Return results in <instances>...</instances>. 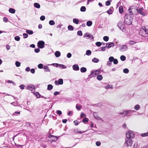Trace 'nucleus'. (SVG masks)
Instances as JSON below:
<instances>
[{
    "mask_svg": "<svg viewBox=\"0 0 148 148\" xmlns=\"http://www.w3.org/2000/svg\"><path fill=\"white\" fill-rule=\"evenodd\" d=\"M77 34L79 36H82V31H79L77 32Z\"/></svg>",
    "mask_w": 148,
    "mask_h": 148,
    "instance_id": "obj_50",
    "label": "nucleus"
},
{
    "mask_svg": "<svg viewBox=\"0 0 148 148\" xmlns=\"http://www.w3.org/2000/svg\"><path fill=\"white\" fill-rule=\"evenodd\" d=\"M101 144V143L99 141H98L96 142V145L97 146H99Z\"/></svg>",
    "mask_w": 148,
    "mask_h": 148,
    "instance_id": "obj_58",
    "label": "nucleus"
},
{
    "mask_svg": "<svg viewBox=\"0 0 148 148\" xmlns=\"http://www.w3.org/2000/svg\"><path fill=\"white\" fill-rule=\"evenodd\" d=\"M60 53L59 51H57L55 53V55L56 57H58L60 56Z\"/></svg>",
    "mask_w": 148,
    "mask_h": 148,
    "instance_id": "obj_18",
    "label": "nucleus"
},
{
    "mask_svg": "<svg viewBox=\"0 0 148 148\" xmlns=\"http://www.w3.org/2000/svg\"><path fill=\"white\" fill-rule=\"evenodd\" d=\"M113 62L114 64H116L118 63V61L116 59H114Z\"/></svg>",
    "mask_w": 148,
    "mask_h": 148,
    "instance_id": "obj_56",
    "label": "nucleus"
},
{
    "mask_svg": "<svg viewBox=\"0 0 148 148\" xmlns=\"http://www.w3.org/2000/svg\"><path fill=\"white\" fill-rule=\"evenodd\" d=\"M63 80L62 79H60L58 80H55V84L56 85H62L63 84Z\"/></svg>",
    "mask_w": 148,
    "mask_h": 148,
    "instance_id": "obj_12",
    "label": "nucleus"
},
{
    "mask_svg": "<svg viewBox=\"0 0 148 148\" xmlns=\"http://www.w3.org/2000/svg\"><path fill=\"white\" fill-rule=\"evenodd\" d=\"M123 25L122 22L120 21L117 24V26L119 27Z\"/></svg>",
    "mask_w": 148,
    "mask_h": 148,
    "instance_id": "obj_43",
    "label": "nucleus"
},
{
    "mask_svg": "<svg viewBox=\"0 0 148 148\" xmlns=\"http://www.w3.org/2000/svg\"><path fill=\"white\" fill-rule=\"evenodd\" d=\"M106 47H100V49H101V51H104L106 50Z\"/></svg>",
    "mask_w": 148,
    "mask_h": 148,
    "instance_id": "obj_59",
    "label": "nucleus"
},
{
    "mask_svg": "<svg viewBox=\"0 0 148 148\" xmlns=\"http://www.w3.org/2000/svg\"><path fill=\"white\" fill-rule=\"evenodd\" d=\"M56 113L59 116L61 115L62 114V112L60 110H57L56 111Z\"/></svg>",
    "mask_w": 148,
    "mask_h": 148,
    "instance_id": "obj_53",
    "label": "nucleus"
},
{
    "mask_svg": "<svg viewBox=\"0 0 148 148\" xmlns=\"http://www.w3.org/2000/svg\"><path fill=\"white\" fill-rule=\"evenodd\" d=\"M92 21H87L86 22V25L88 26H90L92 25Z\"/></svg>",
    "mask_w": 148,
    "mask_h": 148,
    "instance_id": "obj_26",
    "label": "nucleus"
},
{
    "mask_svg": "<svg viewBox=\"0 0 148 148\" xmlns=\"http://www.w3.org/2000/svg\"><path fill=\"white\" fill-rule=\"evenodd\" d=\"M19 87L21 89L23 90L24 88L25 85L23 84H21L19 86Z\"/></svg>",
    "mask_w": 148,
    "mask_h": 148,
    "instance_id": "obj_62",
    "label": "nucleus"
},
{
    "mask_svg": "<svg viewBox=\"0 0 148 148\" xmlns=\"http://www.w3.org/2000/svg\"><path fill=\"white\" fill-rule=\"evenodd\" d=\"M74 131L76 133H79L81 134L84 132V131H79L78 130V129H74Z\"/></svg>",
    "mask_w": 148,
    "mask_h": 148,
    "instance_id": "obj_27",
    "label": "nucleus"
},
{
    "mask_svg": "<svg viewBox=\"0 0 148 148\" xmlns=\"http://www.w3.org/2000/svg\"><path fill=\"white\" fill-rule=\"evenodd\" d=\"M123 71L124 73H129V70L128 69L125 68L123 70Z\"/></svg>",
    "mask_w": 148,
    "mask_h": 148,
    "instance_id": "obj_41",
    "label": "nucleus"
},
{
    "mask_svg": "<svg viewBox=\"0 0 148 148\" xmlns=\"http://www.w3.org/2000/svg\"><path fill=\"white\" fill-rule=\"evenodd\" d=\"M133 18L129 14H126L125 16V23L128 25L132 24L133 21Z\"/></svg>",
    "mask_w": 148,
    "mask_h": 148,
    "instance_id": "obj_3",
    "label": "nucleus"
},
{
    "mask_svg": "<svg viewBox=\"0 0 148 148\" xmlns=\"http://www.w3.org/2000/svg\"><path fill=\"white\" fill-rule=\"evenodd\" d=\"M120 50L121 52H124L128 49L127 47L125 45H122L120 47Z\"/></svg>",
    "mask_w": 148,
    "mask_h": 148,
    "instance_id": "obj_11",
    "label": "nucleus"
},
{
    "mask_svg": "<svg viewBox=\"0 0 148 148\" xmlns=\"http://www.w3.org/2000/svg\"><path fill=\"white\" fill-rule=\"evenodd\" d=\"M126 136L127 138H133L134 137V132L131 131H129L127 132L126 134Z\"/></svg>",
    "mask_w": 148,
    "mask_h": 148,
    "instance_id": "obj_5",
    "label": "nucleus"
},
{
    "mask_svg": "<svg viewBox=\"0 0 148 148\" xmlns=\"http://www.w3.org/2000/svg\"><path fill=\"white\" fill-rule=\"evenodd\" d=\"M114 46V44L113 42H109L108 43H107L106 45V47L108 48H109L112 47H113Z\"/></svg>",
    "mask_w": 148,
    "mask_h": 148,
    "instance_id": "obj_13",
    "label": "nucleus"
},
{
    "mask_svg": "<svg viewBox=\"0 0 148 148\" xmlns=\"http://www.w3.org/2000/svg\"><path fill=\"white\" fill-rule=\"evenodd\" d=\"M71 54L70 53H68L67 55V57L68 58H70L71 57Z\"/></svg>",
    "mask_w": 148,
    "mask_h": 148,
    "instance_id": "obj_64",
    "label": "nucleus"
},
{
    "mask_svg": "<svg viewBox=\"0 0 148 148\" xmlns=\"http://www.w3.org/2000/svg\"><path fill=\"white\" fill-rule=\"evenodd\" d=\"M68 28L69 30L70 31H72L74 29L73 27L71 25H69L68 27Z\"/></svg>",
    "mask_w": 148,
    "mask_h": 148,
    "instance_id": "obj_36",
    "label": "nucleus"
},
{
    "mask_svg": "<svg viewBox=\"0 0 148 148\" xmlns=\"http://www.w3.org/2000/svg\"><path fill=\"white\" fill-rule=\"evenodd\" d=\"M44 69L45 70L46 72H49L50 70L49 69V67L47 66H44Z\"/></svg>",
    "mask_w": 148,
    "mask_h": 148,
    "instance_id": "obj_31",
    "label": "nucleus"
},
{
    "mask_svg": "<svg viewBox=\"0 0 148 148\" xmlns=\"http://www.w3.org/2000/svg\"><path fill=\"white\" fill-rule=\"evenodd\" d=\"M119 13L121 14L123 12V10L122 6H120L119 8Z\"/></svg>",
    "mask_w": 148,
    "mask_h": 148,
    "instance_id": "obj_25",
    "label": "nucleus"
},
{
    "mask_svg": "<svg viewBox=\"0 0 148 148\" xmlns=\"http://www.w3.org/2000/svg\"><path fill=\"white\" fill-rule=\"evenodd\" d=\"M105 88L106 89H112L113 88V87L112 85L108 84L105 86Z\"/></svg>",
    "mask_w": 148,
    "mask_h": 148,
    "instance_id": "obj_19",
    "label": "nucleus"
},
{
    "mask_svg": "<svg viewBox=\"0 0 148 148\" xmlns=\"http://www.w3.org/2000/svg\"><path fill=\"white\" fill-rule=\"evenodd\" d=\"M121 60L122 61H124L126 60V58L125 56L123 55L121 56L120 57Z\"/></svg>",
    "mask_w": 148,
    "mask_h": 148,
    "instance_id": "obj_33",
    "label": "nucleus"
},
{
    "mask_svg": "<svg viewBox=\"0 0 148 148\" xmlns=\"http://www.w3.org/2000/svg\"><path fill=\"white\" fill-rule=\"evenodd\" d=\"M99 73V70H96L94 71H92L91 72V74L89 75V77L90 78L95 77L97 74Z\"/></svg>",
    "mask_w": 148,
    "mask_h": 148,
    "instance_id": "obj_6",
    "label": "nucleus"
},
{
    "mask_svg": "<svg viewBox=\"0 0 148 148\" xmlns=\"http://www.w3.org/2000/svg\"><path fill=\"white\" fill-rule=\"evenodd\" d=\"M139 34L143 37H147L148 36V27L143 26L140 29Z\"/></svg>",
    "mask_w": 148,
    "mask_h": 148,
    "instance_id": "obj_2",
    "label": "nucleus"
},
{
    "mask_svg": "<svg viewBox=\"0 0 148 148\" xmlns=\"http://www.w3.org/2000/svg\"><path fill=\"white\" fill-rule=\"evenodd\" d=\"M9 12L12 14H14L15 13V10L14 9L10 8L9 9Z\"/></svg>",
    "mask_w": 148,
    "mask_h": 148,
    "instance_id": "obj_20",
    "label": "nucleus"
},
{
    "mask_svg": "<svg viewBox=\"0 0 148 148\" xmlns=\"http://www.w3.org/2000/svg\"><path fill=\"white\" fill-rule=\"evenodd\" d=\"M49 23L51 25H54L55 24V22L53 20H50L49 21Z\"/></svg>",
    "mask_w": 148,
    "mask_h": 148,
    "instance_id": "obj_38",
    "label": "nucleus"
},
{
    "mask_svg": "<svg viewBox=\"0 0 148 148\" xmlns=\"http://www.w3.org/2000/svg\"><path fill=\"white\" fill-rule=\"evenodd\" d=\"M86 8L84 6H82L80 8V10L81 12H84L86 11Z\"/></svg>",
    "mask_w": 148,
    "mask_h": 148,
    "instance_id": "obj_32",
    "label": "nucleus"
},
{
    "mask_svg": "<svg viewBox=\"0 0 148 148\" xmlns=\"http://www.w3.org/2000/svg\"><path fill=\"white\" fill-rule=\"evenodd\" d=\"M45 43L43 41H39L37 43V46L39 48L42 49L45 47Z\"/></svg>",
    "mask_w": 148,
    "mask_h": 148,
    "instance_id": "obj_10",
    "label": "nucleus"
},
{
    "mask_svg": "<svg viewBox=\"0 0 148 148\" xmlns=\"http://www.w3.org/2000/svg\"><path fill=\"white\" fill-rule=\"evenodd\" d=\"M91 54V52L89 50H87L86 51V54L88 56H90Z\"/></svg>",
    "mask_w": 148,
    "mask_h": 148,
    "instance_id": "obj_35",
    "label": "nucleus"
},
{
    "mask_svg": "<svg viewBox=\"0 0 148 148\" xmlns=\"http://www.w3.org/2000/svg\"><path fill=\"white\" fill-rule=\"evenodd\" d=\"M114 58L112 56H110L109 58V61L111 62H112L114 60Z\"/></svg>",
    "mask_w": 148,
    "mask_h": 148,
    "instance_id": "obj_42",
    "label": "nucleus"
},
{
    "mask_svg": "<svg viewBox=\"0 0 148 148\" xmlns=\"http://www.w3.org/2000/svg\"><path fill=\"white\" fill-rule=\"evenodd\" d=\"M26 89L28 90H30L31 91H34L35 90L34 85L31 84H29L26 88Z\"/></svg>",
    "mask_w": 148,
    "mask_h": 148,
    "instance_id": "obj_8",
    "label": "nucleus"
},
{
    "mask_svg": "<svg viewBox=\"0 0 148 148\" xmlns=\"http://www.w3.org/2000/svg\"><path fill=\"white\" fill-rule=\"evenodd\" d=\"M87 71V69L85 67H82L80 69V71L82 73L85 72Z\"/></svg>",
    "mask_w": 148,
    "mask_h": 148,
    "instance_id": "obj_22",
    "label": "nucleus"
},
{
    "mask_svg": "<svg viewBox=\"0 0 148 148\" xmlns=\"http://www.w3.org/2000/svg\"><path fill=\"white\" fill-rule=\"evenodd\" d=\"M140 106L138 104H137L134 106V108L135 110H138L140 109Z\"/></svg>",
    "mask_w": 148,
    "mask_h": 148,
    "instance_id": "obj_28",
    "label": "nucleus"
},
{
    "mask_svg": "<svg viewBox=\"0 0 148 148\" xmlns=\"http://www.w3.org/2000/svg\"><path fill=\"white\" fill-rule=\"evenodd\" d=\"M136 112V111L134 110H125L124 111V115L127 116H130L132 115V113Z\"/></svg>",
    "mask_w": 148,
    "mask_h": 148,
    "instance_id": "obj_4",
    "label": "nucleus"
},
{
    "mask_svg": "<svg viewBox=\"0 0 148 148\" xmlns=\"http://www.w3.org/2000/svg\"><path fill=\"white\" fill-rule=\"evenodd\" d=\"M20 114V111H16L14 113H13V115L14 116H19Z\"/></svg>",
    "mask_w": 148,
    "mask_h": 148,
    "instance_id": "obj_37",
    "label": "nucleus"
},
{
    "mask_svg": "<svg viewBox=\"0 0 148 148\" xmlns=\"http://www.w3.org/2000/svg\"><path fill=\"white\" fill-rule=\"evenodd\" d=\"M112 7L110 8L108 10L106 11V12L109 14H112L113 12Z\"/></svg>",
    "mask_w": 148,
    "mask_h": 148,
    "instance_id": "obj_17",
    "label": "nucleus"
},
{
    "mask_svg": "<svg viewBox=\"0 0 148 148\" xmlns=\"http://www.w3.org/2000/svg\"><path fill=\"white\" fill-rule=\"evenodd\" d=\"M15 64L16 66L17 67H19L21 65V63L18 61L16 62Z\"/></svg>",
    "mask_w": 148,
    "mask_h": 148,
    "instance_id": "obj_39",
    "label": "nucleus"
},
{
    "mask_svg": "<svg viewBox=\"0 0 148 148\" xmlns=\"http://www.w3.org/2000/svg\"><path fill=\"white\" fill-rule=\"evenodd\" d=\"M34 6L35 7L37 8H39L40 7V5L38 3H34Z\"/></svg>",
    "mask_w": 148,
    "mask_h": 148,
    "instance_id": "obj_23",
    "label": "nucleus"
},
{
    "mask_svg": "<svg viewBox=\"0 0 148 148\" xmlns=\"http://www.w3.org/2000/svg\"><path fill=\"white\" fill-rule=\"evenodd\" d=\"M48 138L54 140V141H56L57 140V138L53 135H49Z\"/></svg>",
    "mask_w": 148,
    "mask_h": 148,
    "instance_id": "obj_15",
    "label": "nucleus"
},
{
    "mask_svg": "<svg viewBox=\"0 0 148 148\" xmlns=\"http://www.w3.org/2000/svg\"><path fill=\"white\" fill-rule=\"evenodd\" d=\"M59 66L60 67H62V69H66V67L63 64H59Z\"/></svg>",
    "mask_w": 148,
    "mask_h": 148,
    "instance_id": "obj_51",
    "label": "nucleus"
},
{
    "mask_svg": "<svg viewBox=\"0 0 148 148\" xmlns=\"http://www.w3.org/2000/svg\"><path fill=\"white\" fill-rule=\"evenodd\" d=\"M138 6L137 5V8H134L133 7H131L129 9V12L131 14H136L137 12V9H138Z\"/></svg>",
    "mask_w": 148,
    "mask_h": 148,
    "instance_id": "obj_7",
    "label": "nucleus"
},
{
    "mask_svg": "<svg viewBox=\"0 0 148 148\" xmlns=\"http://www.w3.org/2000/svg\"><path fill=\"white\" fill-rule=\"evenodd\" d=\"M128 44L130 45H133L136 43V42L134 41L130 40L128 42Z\"/></svg>",
    "mask_w": 148,
    "mask_h": 148,
    "instance_id": "obj_55",
    "label": "nucleus"
},
{
    "mask_svg": "<svg viewBox=\"0 0 148 148\" xmlns=\"http://www.w3.org/2000/svg\"><path fill=\"white\" fill-rule=\"evenodd\" d=\"M53 88V86L51 84H48L47 85V89L49 90H52Z\"/></svg>",
    "mask_w": 148,
    "mask_h": 148,
    "instance_id": "obj_24",
    "label": "nucleus"
},
{
    "mask_svg": "<svg viewBox=\"0 0 148 148\" xmlns=\"http://www.w3.org/2000/svg\"><path fill=\"white\" fill-rule=\"evenodd\" d=\"M26 32L29 35L32 34L34 32L32 30H29V29H27L26 30Z\"/></svg>",
    "mask_w": 148,
    "mask_h": 148,
    "instance_id": "obj_21",
    "label": "nucleus"
},
{
    "mask_svg": "<svg viewBox=\"0 0 148 148\" xmlns=\"http://www.w3.org/2000/svg\"><path fill=\"white\" fill-rule=\"evenodd\" d=\"M38 67L40 69H42L43 68V64H40L38 65Z\"/></svg>",
    "mask_w": 148,
    "mask_h": 148,
    "instance_id": "obj_48",
    "label": "nucleus"
},
{
    "mask_svg": "<svg viewBox=\"0 0 148 148\" xmlns=\"http://www.w3.org/2000/svg\"><path fill=\"white\" fill-rule=\"evenodd\" d=\"M92 61L95 63H97L99 61V60L97 58H94L92 59Z\"/></svg>",
    "mask_w": 148,
    "mask_h": 148,
    "instance_id": "obj_30",
    "label": "nucleus"
},
{
    "mask_svg": "<svg viewBox=\"0 0 148 148\" xmlns=\"http://www.w3.org/2000/svg\"><path fill=\"white\" fill-rule=\"evenodd\" d=\"M138 9H137V12L143 16H146L148 14L147 10L144 9L143 7L140 6V4H137Z\"/></svg>",
    "mask_w": 148,
    "mask_h": 148,
    "instance_id": "obj_1",
    "label": "nucleus"
},
{
    "mask_svg": "<svg viewBox=\"0 0 148 148\" xmlns=\"http://www.w3.org/2000/svg\"><path fill=\"white\" fill-rule=\"evenodd\" d=\"M132 141L129 138H127L125 140V145H126L127 147H131L132 144Z\"/></svg>",
    "mask_w": 148,
    "mask_h": 148,
    "instance_id": "obj_9",
    "label": "nucleus"
},
{
    "mask_svg": "<svg viewBox=\"0 0 148 148\" xmlns=\"http://www.w3.org/2000/svg\"><path fill=\"white\" fill-rule=\"evenodd\" d=\"M73 23H75L76 24H77L79 23V20L77 18H74L73 20Z\"/></svg>",
    "mask_w": 148,
    "mask_h": 148,
    "instance_id": "obj_29",
    "label": "nucleus"
},
{
    "mask_svg": "<svg viewBox=\"0 0 148 148\" xmlns=\"http://www.w3.org/2000/svg\"><path fill=\"white\" fill-rule=\"evenodd\" d=\"M23 38H26L28 37V35L26 33H23Z\"/></svg>",
    "mask_w": 148,
    "mask_h": 148,
    "instance_id": "obj_52",
    "label": "nucleus"
},
{
    "mask_svg": "<svg viewBox=\"0 0 148 148\" xmlns=\"http://www.w3.org/2000/svg\"><path fill=\"white\" fill-rule=\"evenodd\" d=\"M86 115L84 113L82 112L80 115V118H83L84 117H86Z\"/></svg>",
    "mask_w": 148,
    "mask_h": 148,
    "instance_id": "obj_44",
    "label": "nucleus"
},
{
    "mask_svg": "<svg viewBox=\"0 0 148 148\" xmlns=\"http://www.w3.org/2000/svg\"><path fill=\"white\" fill-rule=\"evenodd\" d=\"M105 4L106 6H109L110 4V2L109 1H106L105 3Z\"/></svg>",
    "mask_w": 148,
    "mask_h": 148,
    "instance_id": "obj_61",
    "label": "nucleus"
},
{
    "mask_svg": "<svg viewBox=\"0 0 148 148\" xmlns=\"http://www.w3.org/2000/svg\"><path fill=\"white\" fill-rule=\"evenodd\" d=\"M88 38H90L91 39H93L94 38L93 36L89 34H88Z\"/></svg>",
    "mask_w": 148,
    "mask_h": 148,
    "instance_id": "obj_46",
    "label": "nucleus"
},
{
    "mask_svg": "<svg viewBox=\"0 0 148 148\" xmlns=\"http://www.w3.org/2000/svg\"><path fill=\"white\" fill-rule=\"evenodd\" d=\"M73 69L75 71H77L79 70V68L77 64H74L73 66Z\"/></svg>",
    "mask_w": 148,
    "mask_h": 148,
    "instance_id": "obj_14",
    "label": "nucleus"
},
{
    "mask_svg": "<svg viewBox=\"0 0 148 148\" xmlns=\"http://www.w3.org/2000/svg\"><path fill=\"white\" fill-rule=\"evenodd\" d=\"M95 44L97 46L100 47L101 46V43L100 42H98L95 43Z\"/></svg>",
    "mask_w": 148,
    "mask_h": 148,
    "instance_id": "obj_54",
    "label": "nucleus"
},
{
    "mask_svg": "<svg viewBox=\"0 0 148 148\" xmlns=\"http://www.w3.org/2000/svg\"><path fill=\"white\" fill-rule=\"evenodd\" d=\"M88 119L87 118H85L82 120V122L83 123H84L85 122H88Z\"/></svg>",
    "mask_w": 148,
    "mask_h": 148,
    "instance_id": "obj_57",
    "label": "nucleus"
},
{
    "mask_svg": "<svg viewBox=\"0 0 148 148\" xmlns=\"http://www.w3.org/2000/svg\"><path fill=\"white\" fill-rule=\"evenodd\" d=\"M14 39L16 40L19 41L20 40V38L18 36H16L14 37Z\"/></svg>",
    "mask_w": 148,
    "mask_h": 148,
    "instance_id": "obj_47",
    "label": "nucleus"
},
{
    "mask_svg": "<svg viewBox=\"0 0 148 148\" xmlns=\"http://www.w3.org/2000/svg\"><path fill=\"white\" fill-rule=\"evenodd\" d=\"M109 38V37L107 36H105L103 38V40L106 41H108Z\"/></svg>",
    "mask_w": 148,
    "mask_h": 148,
    "instance_id": "obj_45",
    "label": "nucleus"
},
{
    "mask_svg": "<svg viewBox=\"0 0 148 148\" xmlns=\"http://www.w3.org/2000/svg\"><path fill=\"white\" fill-rule=\"evenodd\" d=\"M94 116L95 117V118L97 119H98V120H102V119L99 117V116H98L97 115V113L96 112H95L93 114Z\"/></svg>",
    "mask_w": 148,
    "mask_h": 148,
    "instance_id": "obj_16",
    "label": "nucleus"
},
{
    "mask_svg": "<svg viewBox=\"0 0 148 148\" xmlns=\"http://www.w3.org/2000/svg\"><path fill=\"white\" fill-rule=\"evenodd\" d=\"M119 28L120 29L122 30V31L124 32L125 31V29H124V25L123 24Z\"/></svg>",
    "mask_w": 148,
    "mask_h": 148,
    "instance_id": "obj_40",
    "label": "nucleus"
},
{
    "mask_svg": "<svg viewBox=\"0 0 148 148\" xmlns=\"http://www.w3.org/2000/svg\"><path fill=\"white\" fill-rule=\"evenodd\" d=\"M97 78L98 80H101L102 79L103 77L101 75H98L97 76Z\"/></svg>",
    "mask_w": 148,
    "mask_h": 148,
    "instance_id": "obj_34",
    "label": "nucleus"
},
{
    "mask_svg": "<svg viewBox=\"0 0 148 148\" xmlns=\"http://www.w3.org/2000/svg\"><path fill=\"white\" fill-rule=\"evenodd\" d=\"M148 136V132L147 133H143L141 134V136H142V137H145V136Z\"/></svg>",
    "mask_w": 148,
    "mask_h": 148,
    "instance_id": "obj_49",
    "label": "nucleus"
},
{
    "mask_svg": "<svg viewBox=\"0 0 148 148\" xmlns=\"http://www.w3.org/2000/svg\"><path fill=\"white\" fill-rule=\"evenodd\" d=\"M40 51V49L39 48L34 49V51L36 53H38Z\"/></svg>",
    "mask_w": 148,
    "mask_h": 148,
    "instance_id": "obj_63",
    "label": "nucleus"
},
{
    "mask_svg": "<svg viewBox=\"0 0 148 148\" xmlns=\"http://www.w3.org/2000/svg\"><path fill=\"white\" fill-rule=\"evenodd\" d=\"M45 17L44 16H42L40 18V19L41 20L43 21L45 20Z\"/></svg>",
    "mask_w": 148,
    "mask_h": 148,
    "instance_id": "obj_60",
    "label": "nucleus"
}]
</instances>
